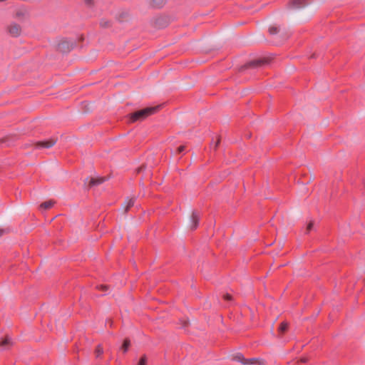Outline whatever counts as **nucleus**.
<instances>
[{"label":"nucleus","mask_w":365,"mask_h":365,"mask_svg":"<svg viewBox=\"0 0 365 365\" xmlns=\"http://www.w3.org/2000/svg\"><path fill=\"white\" fill-rule=\"evenodd\" d=\"M185 150V145H180L178 148V153H182V152H184V150Z\"/></svg>","instance_id":"nucleus-24"},{"label":"nucleus","mask_w":365,"mask_h":365,"mask_svg":"<svg viewBox=\"0 0 365 365\" xmlns=\"http://www.w3.org/2000/svg\"><path fill=\"white\" fill-rule=\"evenodd\" d=\"M97 288L103 292H106L108 289V287L107 285L101 284L97 286Z\"/></svg>","instance_id":"nucleus-21"},{"label":"nucleus","mask_w":365,"mask_h":365,"mask_svg":"<svg viewBox=\"0 0 365 365\" xmlns=\"http://www.w3.org/2000/svg\"><path fill=\"white\" fill-rule=\"evenodd\" d=\"M220 138H218V139L217 140V141L215 143V144H214V145H213V148H214V149H215V150H216V149H217V148L218 147V145H219V143H220Z\"/></svg>","instance_id":"nucleus-26"},{"label":"nucleus","mask_w":365,"mask_h":365,"mask_svg":"<svg viewBox=\"0 0 365 365\" xmlns=\"http://www.w3.org/2000/svg\"><path fill=\"white\" fill-rule=\"evenodd\" d=\"M56 143V139L50 138L48 140L36 142L34 146L36 148H50L53 146Z\"/></svg>","instance_id":"nucleus-4"},{"label":"nucleus","mask_w":365,"mask_h":365,"mask_svg":"<svg viewBox=\"0 0 365 365\" xmlns=\"http://www.w3.org/2000/svg\"><path fill=\"white\" fill-rule=\"evenodd\" d=\"M269 62H268L267 59H266V58L255 59V60L251 61L248 62L247 63H246L245 65V68L248 69V68H258V67H261L265 64H267Z\"/></svg>","instance_id":"nucleus-3"},{"label":"nucleus","mask_w":365,"mask_h":365,"mask_svg":"<svg viewBox=\"0 0 365 365\" xmlns=\"http://www.w3.org/2000/svg\"><path fill=\"white\" fill-rule=\"evenodd\" d=\"M93 2H94V0H84V3L88 6H93Z\"/></svg>","instance_id":"nucleus-22"},{"label":"nucleus","mask_w":365,"mask_h":365,"mask_svg":"<svg viewBox=\"0 0 365 365\" xmlns=\"http://www.w3.org/2000/svg\"><path fill=\"white\" fill-rule=\"evenodd\" d=\"M301 361L302 363H307V358H302L301 359Z\"/></svg>","instance_id":"nucleus-28"},{"label":"nucleus","mask_w":365,"mask_h":365,"mask_svg":"<svg viewBox=\"0 0 365 365\" xmlns=\"http://www.w3.org/2000/svg\"><path fill=\"white\" fill-rule=\"evenodd\" d=\"M54 204H55V201H53V200L46 201L41 204L40 208L43 209V210H48V209L51 208Z\"/></svg>","instance_id":"nucleus-11"},{"label":"nucleus","mask_w":365,"mask_h":365,"mask_svg":"<svg viewBox=\"0 0 365 365\" xmlns=\"http://www.w3.org/2000/svg\"><path fill=\"white\" fill-rule=\"evenodd\" d=\"M8 33L13 37H18L21 34V27L16 23H11L7 26Z\"/></svg>","instance_id":"nucleus-2"},{"label":"nucleus","mask_w":365,"mask_h":365,"mask_svg":"<svg viewBox=\"0 0 365 365\" xmlns=\"http://www.w3.org/2000/svg\"><path fill=\"white\" fill-rule=\"evenodd\" d=\"M74 45L75 43L73 41L71 42L67 40H62L58 44V49L61 52H68L73 49Z\"/></svg>","instance_id":"nucleus-5"},{"label":"nucleus","mask_w":365,"mask_h":365,"mask_svg":"<svg viewBox=\"0 0 365 365\" xmlns=\"http://www.w3.org/2000/svg\"><path fill=\"white\" fill-rule=\"evenodd\" d=\"M150 4L154 8H160L164 4V0H152Z\"/></svg>","instance_id":"nucleus-14"},{"label":"nucleus","mask_w":365,"mask_h":365,"mask_svg":"<svg viewBox=\"0 0 365 365\" xmlns=\"http://www.w3.org/2000/svg\"><path fill=\"white\" fill-rule=\"evenodd\" d=\"M199 221L200 214L197 211L192 212L190 217V229L195 230L199 225Z\"/></svg>","instance_id":"nucleus-8"},{"label":"nucleus","mask_w":365,"mask_h":365,"mask_svg":"<svg viewBox=\"0 0 365 365\" xmlns=\"http://www.w3.org/2000/svg\"><path fill=\"white\" fill-rule=\"evenodd\" d=\"M364 188H365V182H364Z\"/></svg>","instance_id":"nucleus-29"},{"label":"nucleus","mask_w":365,"mask_h":365,"mask_svg":"<svg viewBox=\"0 0 365 365\" xmlns=\"http://www.w3.org/2000/svg\"><path fill=\"white\" fill-rule=\"evenodd\" d=\"M135 200H136V199L134 197L128 198L125 200V207H124L125 212H128L129 209L134 205Z\"/></svg>","instance_id":"nucleus-10"},{"label":"nucleus","mask_w":365,"mask_h":365,"mask_svg":"<svg viewBox=\"0 0 365 365\" xmlns=\"http://www.w3.org/2000/svg\"><path fill=\"white\" fill-rule=\"evenodd\" d=\"M269 32L272 35L276 34L279 32V28L277 26H271L269 29Z\"/></svg>","instance_id":"nucleus-18"},{"label":"nucleus","mask_w":365,"mask_h":365,"mask_svg":"<svg viewBox=\"0 0 365 365\" xmlns=\"http://www.w3.org/2000/svg\"><path fill=\"white\" fill-rule=\"evenodd\" d=\"M6 232V230L0 229V237L3 236Z\"/></svg>","instance_id":"nucleus-27"},{"label":"nucleus","mask_w":365,"mask_h":365,"mask_svg":"<svg viewBox=\"0 0 365 365\" xmlns=\"http://www.w3.org/2000/svg\"><path fill=\"white\" fill-rule=\"evenodd\" d=\"M313 225H314L313 222H309V224L307 226L306 234H308L312 230V229L313 227Z\"/></svg>","instance_id":"nucleus-20"},{"label":"nucleus","mask_w":365,"mask_h":365,"mask_svg":"<svg viewBox=\"0 0 365 365\" xmlns=\"http://www.w3.org/2000/svg\"><path fill=\"white\" fill-rule=\"evenodd\" d=\"M28 16V11L27 10L24 8H19L15 11V13L14 14V17L15 19H17L19 20H23Z\"/></svg>","instance_id":"nucleus-9"},{"label":"nucleus","mask_w":365,"mask_h":365,"mask_svg":"<svg viewBox=\"0 0 365 365\" xmlns=\"http://www.w3.org/2000/svg\"><path fill=\"white\" fill-rule=\"evenodd\" d=\"M247 360L249 362L247 364H255L256 362L257 359H256V358H251V359H247Z\"/></svg>","instance_id":"nucleus-23"},{"label":"nucleus","mask_w":365,"mask_h":365,"mask_svg":"<svg viewBox=\"0 0 365 365\" xmlns=\"http://www.w3.org/2000/svg\"><path fill=\"white\" fill-rule=\"evenodd\" d=\"M10 344H11V338L9 337V336H6L4 339V340L0 343V346L3 349H6L7 347V346H9Z\"/></svg>","instance_id":"nucleus-13"},{"label":"nucleus","mask_w":365,"mask_h":365,"mask_svg":"<svg viewBox=\"0 0 365 365\" xmlns=\"http://www.w3.org/2000/svg\"><path fill=\"white\" fill-rule=\"evenodd\" d=\"M287 327H288L287 323L282 322V323L280 324V326L279 327V330L281 332H284V331H285L287 330Z\"/></svg>","instance_id":"nucleus-17"},{"label":"nucleus","mask_w":365,"mask_h":365,"mask_svg":"<svg viewBox=\"0 0 365 365\" xmlns=\"http://www.w3.org/2000/svg\"><path fill=\"white\" fill-rule=\"evenodd\" d=\"M146 364H147V357H146V356H143L140 358L138 365H146Z\"/></svg>","instance_id":"nucleus-19"},{"label":"nucleus","mask_w":365,"mask_h":365,"mask_svg":"<svg viewBox=\"0 0 365 365\" xmlns=\"http://www.w3.org/2000/svg\"><path fill=\"white\" fill-rule=\"evenodd\" d=\"M130 346V341L129 339H125L123 341L121 349L124 353H126Z\"/></svg>","instance_id":"nucleus-15"},{"label":"nucleus","mask_w":365,"mask_h":365,"mask_svg":"<svg viewBox=\"0 0 365 365\" xmlns=\"http://www.w3.org/2000/svg\"><path fill=\"white\" fill-rule=\"evenodd\" d=\"M106 181V178L103 177H97V178H86L85 180V185L88 186V188L92 187L96 185H98L102 184Z\"/></svg>","instance_id":"nucleus-6"},{"label":"nucleus","mask_w":365,"mask_h":365,"mask_svg":"<svg viewBox=\"0 0 365 365\" xmlns=\"http://www.w3.org/2000/svg\"><path fill=\"white\" fill-rule=\"evenodd\" d=\"M234 359L238 362L242 363V364H245V365H246L249 363L248 361L247 360V359H245L244 357V356L241 354H236L234 357Z\"/></svg>","instance_id":"nucleus-12"},{"label":"nucleus","mask_w":365,"mask_h":365,"mask_svg":"<svg viewBox=\"0 0 365 365\" xmlns=\"http://www.w3.org/2000/svg\"><path fill=\"white\" fill-rule=\"evenodd\" d=\"M307 0H292L288 4V7L292 9H302L308 5Z\"/></svg>","instance_id":"nucleus-7"},{"label":"nucleus","mask_w":365,"mask_h":365,"mask_svg":"<svg viewBox=\"0 0 365 365\" xmlns=\"http://www.w3.org/2000/svg\"><path fill=\"white\" fill-rule=\"evenodd\" d=\"M160 107L161 106L148 107L132 113L129 115V120L132 123L143 120L148 116L156 113Z\"/></svg>","instance_id":"nucleus-1"},{"label":"nucleus","mask_w":365,"mask_h":365,"mask_svg":"<svg viewBox=\"0 0 365 365\" xmlns=\"http://www.w3.org/2000/svg\"><path fill=\"white\" fill-rule=\"evenodd\" d=\"M103 353V349L101 344L98 345L96 349V357H100Z\"/></svg>","instance_id":"nucleus-16"},{"label":"nucleus","mask_w":365,"mask_h":365,"mask_svg":"<svg viewBox=\"0 0 365 365\" xmlns=\"http://www.w3.org/2000/svg\"><path fill=\"white\" fill-rule=\"evenodd\" d=\"M224 299L227 301H231L232 299V297L230 294H226L224 295Z\"/></svg>","instance_id":"nucleus-25"}]
</instances>
